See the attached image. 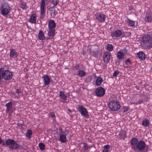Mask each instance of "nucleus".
I'll return each mask as SVG.
<instances>
[{
    "mask_svg": "<svg viewBox=\"0 0 152 152\" xmlns=\"http://www.w3.org/2000/svg\"><path fill=\"white\" fill-rule=\"evenodd\" d=\"M140 44L145 48H152V36L148 34L144 35L141 38Z\"/></svg>",
    "mask_w": 152,
    "mask_h": 152,
    "instance_id": "obj_1",
    "label": "nucleus"
},
{
    "mask_svg": "<svg viewBox=\"0 0 152 152\" xmlns=\"http://www.w3.org/2000/svg\"><path fill=\"white\" fill-rule=\"evenodd\" d=\"M2 145L4 146H7L10 149H16L19 146V144L16 142L14 140L9 139L6 140H3Z\"/></svg>",
    "mask_w": 152,
    "mask_h": 152,
    "instance_id": "obj_2",
    "label": "nucleus"
},
{
    "mask_svg": "<svg viewBox=\"0 0 152 152\" xmlns=\"http://www.w3.org/2000/svg\"><path fill=\"white\" fill-rule=\"evenodd\" d=\"M12 73L10 70L0 68V80L1 77L5 80H10L12 78Z\"/></svg>",
    "mask_w": 152,
    "mask_h": 152,
    "instance_id": "obj_3",
    "label": "nucleus"
},
{
    "mask_svg": "<svg viewBox=\"0 0 152 152\" xmlns=\"http://www.w3.org/2000/svg\"><path fill=\"white\" fill-rule=\"evenodd\" d=\"M11 9L9 4L7 3H4L1 6V14L3 16H7Z\"/></svg>",
    "mask_w": 152,
    "mask_h": 152,
    "instance_id": "obj_4",
    "label": "nucleus"
},
{
    "mask_svg": "<svg viewBox=\"0 0 152 152\" xmlns=\"http://www.w3.org/2000/svg\"><path fill=\"white\" fill-rule=\"evenodd\" d=\"M109 108L112 111H118L120 108L121 106L118 102L113 100L110 102L108 104Z\"/></svg>",
    "mask_w": 152,
    "mask_h": 152,
    "instance_id": "obj_5",
    "label": "nucleus"
},
{
    "mask_svg": "<svg viewBox=\"0 0 152 152\" xmlns=\"http://www.w3.org/2000/svg\"><path fill=\"white\" fill-rule=\"evenodd\" d=\"M105 90L102 87H100L97 88L95 91V93L98 96H102L104 95Z\"/></svg>",
    "mask_w": 152,
    "mask_h": 152,
    "instance_id": "obj_6",
    "label": "nucleus"
},
{
    "mask_svg": "<svg viewBox=\"0 0 152 152\" xmlns=\"http://www.w3.org/2000/svg\"><path fill=\"white\" fill-rule=\"evenodd\" d=\"M146 144L145 142L143 140H140L138 142L136 148L140 151H142L144 149L145 147Z\"/></svg>",
    "mask_w": 152,
    "mask_h": 152,
    "instance_id": "obj_7",
    "label": "nucleus"
},
{
    "mask_svg": "<svg viewBox=\"0 0 152 152\" xmlns=\"http://www.w3.org/2000/svg\"><path fill=\"white\" fill-rule=\"evenodd\" d=\"M78 110L80 112L82 115L86 117L88 115V112L86 109L84 107L79 105L78 106Z\"/></svg>",
    "mask_w": 152,
    "mask_h": 152,
    "instance_id": "obj_8",
    "label": "nucleus"
},
{
    "mask_svg": "<svg viewBox=\"0 0 152 152\" xmlns=\"http://www.w3.org/2000/svg\"><path fill=\"white\" fill-rule=\"evenodd\" d=\"M110 53L108 51H105L103 56V60L104 62L107 63L110 60Z\"/></svg>",
    "mask_w": 152,
    "mask_h": 152,
    "instance_id": "obj_9",
    "label": "nucleus"
},
{
    "mask_svg": "<svg viewBox=\"0 0 152 152\" xmlns=\"http://www.w3.org/2000/svg\"><path fill=\"white\" fill-rule=\"evenodd\" d=\"M96 19L100 22H103L105 19V15L102 13H98L96 15Z\"/></svg>",
    "mask_w": 152,
    "mask_h": 152,
    "instance_id": "obj_10",
    "label": "nucleus"
},
{
    "mask_svg": "<svg viewBox=\"0 0 152 152\" xmlns=\"http://www.w3.org/2000/svg\"><path fill=\"white\" fill-rule=\"evenodd\" d=\"M122 34V31L120 30H117L111 34V36L113 37H119Z\"/></svg>",
    "mask_w": 152,
    "mask_h": 152,
    "instance_id": "obj_11",
    "label": "nucleus"
},
{
    "mask_svg": "<svg viewBox=\"0 0 152 152\" xmlns=\"http://www.w3.org/2000/svg\"><path fill=\"white\" fill-rule=\"evenodd\" d=\"M138 140L136 138H132L130 141V143L132 145V149L135 148L136 147L138 142Z\"/></svg>",
    "mask_w": 152,
    "mask_h": 152,
    "instance_id": "obj_12",
    "label": "nucleus"
},
{
    "mask_svg": "<svg viewBox=\"0 0 152 152\" xmlns=\"http://www.w3.org/2000/svg\"><path fill=\"white\" fill-rule=\"evenodd\" d=\"M144 20L147 22L152 21V14L150 12H147L146 13Z\"/></svg>",
    "mask_w": 152,
    "mask_h": 152,
    "instance_id": "obj_13",
    "label": "nucleus"
},
{
    "mask_svg": "<svg viewBox=\"0 0 152 152\" xmlns=\"http://www.w3.org/2000/svg\"><path fill=\"white\" fill-rule=\"evenodd\" d=\"M44 84L45 85H49L50 82L49 77L47 75H45L42 77Z\"/></svg>",
    "mask_w": 152,
    "mask_h": 152,
    "instance_id": "obj_14",
    "label": "nucleus"
},
{
    "mask_svg": "<svg viewBox=\"0 0 152 152\" xmlns=\"http://www.w3.org/2000/svg\"><path fill=\"white\" fill-rule=\"evenodd\" d=\"M40 18H42L44 17L45 13L46 6L40 4Z\"/></svg>",
    "mask_w": 152,
    "mask_h": 152,
    "instance_id": "obj_15",
    "label": "nucleus"
},
{
    "mask_svg": "<svg viewBox=\"0 0 152 152\" xmlns=\"http://www.w3.org/2000/svg\"><path fill=\"white\" fill-rule=\"evenodd\" d=\"M137 56L140 60H144L145 58V54L142 52L140 51L137 53Z\"/></svg>",
    "mask_w": 152,
    "mask_h": 152,
    "instance_id": "obj_16",
    "label": "nucleus"
},
{
    "mask_svg": "<svg viewBox=\"0 0 152 152\" xmlns=\"http://www.w3.org/2000/svg\"><path fill=\"white\" fill-rule=\"evenodd\" d=\"M56 24L53 20H50L48 22V26L50 28H53L55 27Z\"/></svg>",
    "mask_w": 152,
    "mask_h": 152,
    "instance_id": "obj_17",
    "label": "nucleus"
},
{
    "mask_svg": "<svg viewBox=\"0 0 152 152\" xmlns=\"http://www.w3.org/2000/svg\"><path fill=\"white\" fill-rule=\"evenodd\" d=\"M10 56L11 58L17 56V52L14 49H12L10 50Z\"/></svg>",
    "mask_w": 152,
    "mask_h": 152,
    "instance_id": "obj_18",
    "label": "nucleus"
},
{
    "mask_svg": "<svg viewBox=\"0 0 152 152\" xmlns=\"http://www.w3.org/2000/svg\"><path fill=\"white\" fill-rule=\"evenodd\" d=\"M36 15L34 14L30 17L29 21L32 23H36Z\"/></svg>",
    "mask_w": 152,
    "mask_h": 152,
    "instance_id": "obj_19",
    "label": "nucleus"
},
{
    "mask_svg": "<svg viewBox=\"0 0 152 152\" xmlns=\"http://www.w3.org/2000/svg\"><path fill=\"white\" fill-rule=\"evenodd\" d=\"M12 104L11 102H10L7 103L6 104V113H8L10 110L12 108Z\"/></svg>",
    "mask_w": 152,
    "mask_h": 152,
    "instance_id": "obj_20",
    "label": "nucleus"
},
{
    "mask_svg": "<svg viewBox=\"0 0 152 152\" xmlns=\"http://www.w3.org/2000/svg\"><path fill=\"white\" fill-rule=\"evenodd\" d=\"M124 55L121 51H118L117 53V58L119 60L122 59L124 58Z\"/></svg>",
    "mask_w": 152,
    "mask_h": 152,
    "instance_id": "obj_21",
    "label": "nucleus"
},
{
    "mask_svg": "<svg viewBox=\"0 0 152 152\" xmlns=\"http://www.w3.org/2000/svg\"><path fill=\"white\" fill-rule=\"evenodd\" d=\"M103 82V80L100 77H98L96 81V85L97 86H100Z\"/></svg>",
    "mask_w": 152,
    "mask_h": 152,
    "instance_id": "obj_22",
    "label": "nucleus"
},
{
    "mask_svg": "<svg viewBox=\"0 0 152 152\" xmlns=\"http://www.w3.org/2000/svg\"><path fill=\"white\" fill-rule=\"evenodd\" d=\"M142 124L143 126H149L150 125V121L148 120L145 119L142 121Z\"/></svg>",
    "mask_w": 152,
    "mask_h": 152,
    "instance_id": "obj_23",
    "label": "nucleus"
},
{
    "mask_svg": "<svg viewBox=\"0 0 152 152\" xmlns=\"http://www.w3.org/2000/svg\"><path fill=\"white\" fill-rule=\"evenodd\" d=\"M55 31L54 29L49 28L48 31V35L50 37H53L55 34Z\"/></svg>",
    "mask_w": 152,
    "mask_h": 152,
    "instance_id": "obj_24",
    "label": "nucleus"
},
{
    "mask_svg": "<svg viewBox=\"0 0 152 152\" xmlns=\"http://www.w3.org/2000/svg\"><path fill=\"white\" fill-rule=\"evenodd\" d=\"M38 37L39 38L40 40H43L45 38V37L44 36V33L42 31H39Z\"/></svg>",
    "mask_w": 152,
    "mask_h": 152,
    "instance_id": "obj_25",
    "label": "nucleus"
},
{
    "mask_svg": "<svg viewBox=\"0 0 152 152\" xmlns=\"http://www.w3.org/2000/svg\"><path fill=\"white\" fill-rule=\"evenodd\" d=\"M32 132L30 129L28 130L26 132V136L28 138V139H30L32 135Z\"/></svg>",
    "mask_w": 152,
    "mask_h": 152,
    "instance_id": "obj_26",
    "label": "nucleus"
},
{
    "mask_svg": "<svg viewBox=\"0 0 152 152\" xmlns=\"http://www.w3.org/2000/svg\"><path fill=\"white\" fill-rule=\"evenodd\" d=\"M51 1V0H41L40 4L46 6Z\"/></svg>",
    "mask_w": 152,
    "mask_h": 152,
    "instance_id": "obj_27",
    "label": "nucleus"
},
{
    "mask_svg": "<svg viewBox=\"0 0 152 152\" xmlns=\"http://www.w3.org/2000/svg\"><path fill=\"white\" fill-rule=\"evenodd\" d=\"M86 72L83 70H79L78 71V75L80 77H83L86 74Z\"/></svg>",
    "mask_w": 152,
    "mask_h": 152,
    "instance_id": "obj_28",
    "label": "nucleus"
},
{
    "mask_svg": "<svg viewBox=\"0 0 152 152\" xmlns=\"http://www.w3.org/2000/svg\"><path fill=\"white\" fill-rule=\"evenodd\" d=\"M59 96L64 100L66 101L67 99V97L66 96L62 91H61L60 92Z\"/></svg>",
    "mask_w": 152,
    "mask_h": 152,
    "instance_id": "obj_29",
    "label": "nucleus"
},
{
    "mask_svg": "<svg viewBox=\"0 0 152 152\" xmlns=\"http://www.w3.org/2000/svg\"><path fill=\"white\" fill-rule=\"evenodd\" d=\"M127 24L131 26H133L135 24V21L128 19L127 21Z\"/></svg>",
    "mask_w": 152,
    "mask_h": 152,
    "instance_id": "obj_30",
    "label": "nucleus"
},
{
    "mask_svg": "<svg viewBox=\"0 0 152 152\" xmlns=\"http://www.w3.org/2000/svg\"><path fill=\"white\" fill-rule=\"evenodd\" d=\"M59 138L60 141L62 142H65L66 140V136L64 134L60 135Z\"/></svg>",
    "mask_w": 152,
    "mask_h": 152,
    "instance_id": "obj_31",
    "label": "nucleus"
},
{
    "mask_svg": "<svg viewBox=\"0 0 152 152\" xmlns=\"http://www.w3.org/2000/svg\"><path fill=\"white\" fill-rule=\"evenodd\" d=\"M120 138L123 139H124L126 137V134L124 132H121L119 134Z\"/></svg>",
    "mask_w": 152,
    "mask_h": 152,
    "instance_id": "obj_32",
    "label": "nucleus"
},
{
    "mask_svg": "<svg viewBox=\"0 0 152 152\" xmlns=\"http://www.w3.org/2000/svg\"><path fill=\"white\" fill-rule=\"evenodd\" d=\"M49 115L53 118V119H55L56 117L55 113L53 112H50L49 113Z\"/></svg>",
    "mask_w": 152,
    "mask_h": 152,
    "instance_id": "obj_33",
    "label": "nucleus"
},
{
    "mask_svg": "<svg viewBox=\"0 0 152 152\" xmlns=\"http://www.w3.org/2000/svg\"><path fill=\"white\" fill-rule=\"evenodd\" d=\"M39 146L40 149L43 150H44L45 148L44 144L42 143H39Z\"/></svg>",
    "mask_w": 152,
    "mask_h": 152,
    "instance_id": "obj_34",
    "label": "nucleus"
},
{
    "mask_svg": "<svg viewBox=\"0 0 152 152\" xmlns=\"http://www.w3.org/2000/svg\"><path fill=\"white\" fill-rule=\"evenodd\" d=\"M50 12L52 16L54 17L56 15V11L54 9H52L50 10Z\"/></svg>",
    "mask_w": 152,
    "mask_h": 152,
    "instance_id": "obj_35",
    "label": "nucleus"
},
{
    "mask_svg": "<svg viewBox=\"0 0 152 152\" xmlns=\"http://www.w3.org/2000/svg\"><path fill=\"white\" fill-rule=\"evenodd\" d=\"M113 46L111 44H108L107 46V49L110 51H111L113 49Z\"/></svg>",
    "mask_w": 152,
    "mask_h": 152,
    "instance_id": "obj_36",
    "label": "nucleus"
},
{
    "mask_svg": "<svg viewBox=\"0 0 152 152\" xmlns=\"http://www.w3.org/2000/svg\"><path fill=\"white\" fill-rule=\"evenodd\" d=\"M20 6L23 9H25L27 8L26 4L24 2H22Z\"/></svg>",
    "mask_w": 152,
    "mask_h": 152,
    "instance_id": "obj_37",
    "label": "nucleus"
},
{
    "mask_svg": "<svg viewBox=\"0 0 152 152\" xmlns=\"http://www.w3.org/2000/svg\"><path fill=\"white\" fill-rule=\"evenodd\" d=\"M121 51L124 53V55L125 54L128 55V50L126 49H122L121 50Z\"/></svg>",
    "mask_w": 152,
    "mask_h": 152,
    "instance_id": "obj_38",
    "label": "nucleus"
},
{
    "mask_svg": "<svg viewBox=\"0 0 152 152\" xmlns=\"http://www.w3.org/2000/svg\"><path fill=\"white\" fill-rule=\"evenodd\" d=\"M58 0H53L52 3L54 6H56L58 3Z\"/></svg>",
    "mask_w": 152,
    "mask_h": 152,
    "instance_id": "obj_39",
    "label": "nucleus"
},
{
    "mask_svg": "<svg viewBox=\"0 0 152 152\" xmlns=\"http://www.w3.org/2000/svg\"><path fill=\"white\" fill-rule=\"evenodd\" d=\"M119 72L118 70L115 71L113 73V76L114 77L117 76L119 73Z\"/></svg>",
    "mask_w": 152,
    "mask_h": 152,
    "instance_id": "obj_40",
    "label": "nucleus"
},
{
    "mask_svg": "<svg viewBox=\"0 0 152 152\" xmlns=\"http://www.w3.org/2000/svg\"><path fill=\"white\" fill-rule=\"evenodd\" d=\"M15 93H17L18 94H20L22 93V92L20 89H16Z\"/></svg>",
    "mask_w": 152,
    "mask_h": 152,
    "instance_id": "obj_41",
    "label": "nucleus"
},
{
    "mask_svg": "<svg viewBox=\"0 0 152 152\" xmlns=\"http://www.w3.org/2000/svg\"><path fill=\"white\" fill-rule=\"evenodd\" d=\"M84 148L85 150H87L88 148H89V146L86 143H84Z\"/></svg>",
    "mask_w": 152,
    "mask_h": 152,
    "instance_id": "obj_42",
    "label": "nucleus"
},
{
    "mask_svg": "<svg viewBox=\"0 0 152 152\" xmlns=\"http://www.w3.org/2000/svg\"><path fill=\"white\" fill-rule=\"evenodd\" d=\"M129 107H124V112H125L128 110H129Z\"/></svg>",
    "mask_w": 152,
    "mask_h": 152,
    "instance_id": "obj_43",
    "label": "nucleus"
},
{
    "mask_svg": "<svg viewBox=\"0 0 152 152\" xmlns=\"http://www.w3.org/2000/svg\"><path fill=\"white\" fill-rule=\"evenodd\" d=\"M109 147H110V146L109 145H105L104 146V149H108V150H109Z\"/></svg>",
    "mask_w": 152,
    "mask_h": 152,
    "instance_id": "obj_44",
    "label": "nucleus"
},
{
    "mask_svg": "<svg viewBox=\"0 0 152 152\" xmlns=\"http://www.w3.org/2000/svg\"><path fill=\"white\" fill-rule=\"evenodd\" d=\"M128 63H131V62L129 59H127L125 61V63L126 64H127Z\"/></svg>",
    "mask_w": 152,
    "mask_h": 152,
    "instance_id": "obj_45",
    "label": "nucleus"
},
{
    "mask_svg": "<svg viewBox=\"0 0 152 152\" xmlns=\"http://www.w3.org/2000/svg\"><path fill=\"white\" fill-rule=\"evenodd\" d=\"M108 150L104 149L103 150V152H108Z\"/></svg>",
    "mask_w": 152,
    "mask_h": 152,
    "instance_id": "obj_46",
    "label": "nucleus"
},
{
    "mask_svg": "<svg viewBox=\"0 0 152 152\" xmlns=\"http://www.w3.org/2000/svg\"><path fill=\"white\" fill-rule=\"evenodd\" d=\"M3 140L1 137H0V145L2 143V144Z\"/></svg>",
    "mask_w": 152,
    "mask_h": 152,
    "instance_id": "obj_47",
    "label": "nucleus"
}]
</instances>
